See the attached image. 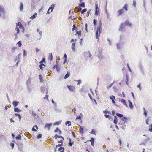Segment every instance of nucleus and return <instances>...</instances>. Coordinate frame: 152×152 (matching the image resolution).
I'll return each mask as SVG.
<instances>
[{"label": "nucleus", "mask_w": 152, "mask_h": 152, "mask_svg": "<svg viewBox=\"0 0 152 152\" xmlns=\"http://www.w3.org/2000/svg\"><path fill=\"white\" fill-rule=\"evenodd\" d=\"M132 25V23H130L128 20L127 19L124 22L122 23L121 24L119 28V31H122V30L124 28L125 26H128L129 27H131Z\"/></svg>", "instance_id": "nucleus-1"}, {"label": "nucleus", "mask_w": 152, "mask_h": 152, "mask_svg": "<svg viewBox=\"0 0 152 152\" xmlns=\"http://www.w3.org/2000/svg\"><path fill=\"white\" fill-rule=\"evenodd\" d=\"M102 24L101 21L100 20L99 22V25L98 26L97 29L96 31L95 35L96 39H98V37L100 36V34L102 31Z\"/></svg>", "instance_id": "nucleus-2"}, {"label": "nucleus", "mask_w": 152, "mask_h": 152, "mask_svg": "<svg viewBox=\"0 0 152 152\" xmlns=\"http://www.w3.org/2000/svg\"><path fill=\"white\" fill-rule=\"evenodd\" d=\"M5 13V12L4 7L0 5V16H1L2 14L4 15Z\"/></svg>", "instance_id": "nucleus-3"}, {"label": "nucleus", "mask_w": 152, "mask_h": 152, "mask_svg": "<svg viewBox=\"0 0 152 152\" xmlns=\"http://www.w3.org/2000/svg\"><path fill=\"white\" fill-rule=\"evenodd\" d=\"M55 7V5L53 4L51 6V7L49 8L48 10L47 13L49 14L51 13L53 11V9Z\"/></svg>", "instance_id": "nucleus-4"}, {"label": "nucleus", "mask_w": 152, "mask_h": 152, "mask_svg": "<svg viewBox=\"0 0 152 152\" xmlns=\"http://www.w3.org/2000/svg\"><path fill=\"white\" fill-rule=\"evenodd\" d=\"M67 87L69 90L71 92H73L75 90V87L72 86H67Z\"/></svg>", "instance_id": "nucleus-5"}, {"label": "nucleus", "mask_w": 152, "mask_h": 152, "mask_svg": "<svg viewBox=\"0 0 152 152\" xmlns=\"http://www.w3.org/2000/svg\"><path fill=\"white\" fill-rule=\"evenodd\" d=\"M139 69L140 71V72L142 74V75H144L145 73L144 71V68L142 64H140L139 65Z\"/></svg>", "instance_id": "nucleus-6"}, {"label": "nucleus", "mask_w": 152, "mask_h": 152, "mask_svg": "<svg viewBox=\"0 0 152 152\" xmlns=\"http://www.w3.org/2000/svg\"><path fill=\"white\" fill-rule=\"evenodd\" d=\"M124 10L123 9H121L119 10L117 13V15L118 16H119L121 15L124 13Z\"/></svg>", "instance_id": "nucleus-7"}, {"label": "nucleus", "mask_w": 152, "mask_h": 152, "mask_svg": "<svg viewBox=\"0 0 152 152\" xmlns=\"http://www.w3.org/2000/svg\"><path fill=\"white\" fill-rule=\"evenodd\" d=\"M52 125V123L46 124H45V126L44 128L45 129H46L47 128H48V130H49L50 129V127Z\"/></svg>", "instance_id": "nucleus-8"}, {"label": "nucleus", "mask_w": 152, "mask_h": 152, "mask_svg": "<svg viewBox=\"0 0 152 152\" xmlns=\"http://www.w3.org/2000/svg\"><path fill=\"white\" fill-rule=\"evenodd\" d=\"M98 4L97 3V2L96 1L95 3V14L98 15L99 13V11L98 10Z\"/></svg>", "instance_id": "nucleus-9"}, {"label": "nucleus", "mask_w": 152, "mask_h": 152, "mask_svg": "<svg viewBox=\"0 0 152 152\" xmlns=\"http://www.w3.org/2000/svg\"><path fill=\"white\" fill-rule=\"evenodd\" d=\"M16 26H19V27L20 29L22 28L23 30H24V27L20 22H19L18 23H17Z\"/></svg>", "instance_id": "nucleus-10"}, {"label": "nucleus", "mask_w": 152, "mask_h": 152, "mask_svg": "<svg viewBox=\"0 0 152 152\" xmlns=\"http://www.w3.org/2000/svg\"><path fill=\"white\" fill-rule=\"evenodd\" d=\"M82 0H80V2L82 3H80L79 4V7H81L83 8H84L85 7V3L84 2H82Z\"/></svg>", "instance_id": "nucleus-11"}, {"label": "nucleus", "mask_w": 152, "mask_h": 152, "mask_svg": "<svg viewBox=\"0 0 152 152\" xmlns=\"http://www.w3.org/2000/svg\"><path fill=\"white\" fill-rule=\"evenodd\" d=\"M53 138H54L55 139H57L58 138H61L63 140H64V138L61 136L58 135L57 134H56L54 135V137H53Z\"/></svg>", "instance_id": "nucleus-12"}, {"label": "nucleus", "mask_w": 152, "mask_h": 152, "mask_svg": "<svg viewBox=\"0 0 152 152\" xmlns=\"http://www.w3.org/2000/svg\"><path fill=\"white\" fill-rule=\"evenodd\" d=\"M53 68L54 69L56 68L57 72H58L60 69L59 66L57 64L54 66Z\"/></svg>", "instance_id": "nucleus-13"}, {"label": "nucleus", "mask_w": 152, "mask_h": 152, "mask_svg": "<svg viewBox=\"0 0 152 152\" xmlns=\"http://www.w3.org/2000/svg\"><path fill=\"white\" fill-rule=\"evenodd\" d=\"M89 141L91 142V145L93 146L94 145V139L93 137H91V138L90 140H88L87 141Z\"/></svg>", "instance_id": "nucleus-14"}, {"label": "nucleus", "mask_w": 152, "mask_h": 152, "mask_svg": "<svg viewBox=\"0 0 152 152\" xmlns=\"http://www.w3.org/2000/svg\"><path fill=\"white\" fill-rule=\"evenodd\" d=\"M129 102V107L131 109H133V105L132 102L129 100H128Z\"/></svg>", "instance_id": "nucleus-15"}, {"label": "nucleus", "mask_w": 152, "mask_h": 152, "mask_svg": "<svg viewBox=\"0 0 152 152\" xmlns=\"http://www.w3.org/2000/svg\"><path fill=\"white\" fill-rule=\"evenodd\" d=\"M116 116L119 117L120 118V119L121 120V119H122L123 116V115L122 114H121L120 113H116Z\"/></svg>", "instance_id": "nucleus-16"}, {"label": "nucleus", "mask_w": 152, "mask_h": 152, "mask_svg": "<svg viewBox=\"0 0 152 152\" xmlns=\"http://www.w3.org/2000/svg\"><path fill=\"white\" fill-rule=\"evenodd\" d=\"M121 102L126 107H128V105L126 103V101L124 99H122L121 100Z\"/></svg>", "instance_id": "nucleus-17"}, {"label": "nucleus", "mask_w": 152, "mask_h": 152, "mask_svg": "<svg viewBox=\"0 0 152 152\" xmlns=\"http://www.w3.org/2000/svg\"><path fill=\"white\" fill-rule=\"evenodd\" d=\"M75 43H72L71 45V48L72 50L74 52L75 51Z\"/></svg>", "instance_id": "nucleus-18"}, {"label": "nucleus", "mask_w": 152, "mask_h": 152, "mask_svg": "<svg viewBox=\"0 0 152 152\" xmlns=\"http://www.w3.org/2000/svg\"><path fill=\"white\" fill-rule=\"evenodd\" d=\"M19 103V102L16 101H14L12 102V104L13 105V106L15 107H16L18 105Z\"/></svg>", "instance_id": "nucleus-19"}, {"label": "nucleus", "mask_w": 152, "mask_h": 152, "mask_svg": "<svg viewBox=\"0 0 152 152\" xmlns=\"http://www.w3.org/2000/svg\"><path fill=\"white\" fill-rule=\"evenodd\" d=\"M123 10H124L126 11H127L128 10V5L127 4H125L124 6L122 7V8Z\"/></svg>", "instance_id": "nucleus-20"}, {"label": "nucleus", "mask_w": 152, "mask_h": 152, "mask_svg": "<svg viewBox=\"0 0 152 152\" xmlns=\"http://www.w3.org/2000/svg\"><path fill=\"white\" fill-rule=\"evenodd\" d=\"M80 129L79 130V132L80 134H83V129L80 126H79Z\"/></svg>", "instance_id": "nucleus-21"}, {"label": "nucleus", "mask_w": 152, "mask_h": 152, "mask_svg": "<svg viewBox=\"0 0 152 152\" xmlns=\"http://www.w3.org/2000/svg\"><path fill=\"white\" fill-rule=\"evenodd\" d=\"M54 132H58V134H61V131L58 128H57L54 131Z\"/></svg>", "instance_id": "nucleus-22"}, {"label": "nucleus", "mask_w": 152, "mask_h": 152, "mask_svg": "<svg viewBox=\"0 0 152 152\" xmlns=\"http://www.w3.org/2000/svg\"><path fill=\"white\" fill-rule=\"evenodd\" d=\"M45 65H44L43 64H41L39 65L40 68L42 70H43V68L45 67Z\"/></svg>", "instance_id": "nucleus-23"}, {"label": "nucleus", "mask_w": 152, "mask_h": 152, "mask_svg": "<svg viewBox=\"0 0 152 152\" xmlns=\"http://www.w3.org/2000/svg\"><path fill=\"white\" fill-rule=\"evenodd\" d=\"M39 78L40 82L42 83L44 82V80L43 79V77L42 75H39Z\"/></svg>", "instance_id": "nucleus-24"}, {"label": "nucleus", "mask_w": 152, "mask_h": 152, "mask_svg": "<svg viewBox=\"0 0 152 152\" xmlns=\"http://www.w3.org/2000/svg\"><path fill=\"white\" fill-rule=\"evenodd\" d=\"M70 76V73L68 71L67 72V73L65 75V77H64V78L65 79H66L67 78H68Z\"/></svg>", "instance_id": "nucleus-25"}, {"label": "nucleus", "mask_w": 152, "mask_h": 152, "mask_svg": "<svg viewBox=\"0 0 152 152\" xmlns=\"http://www.w3.org/2000/svg\"><path fill=\"white\" fill-rule=\"evenodd\" d=\"M53 56L52 53H50L49 54V56L48 57V59L50 61H52L53 59Z\"/></svg>", "instance_id": "nucleus-26"}, {"label": "nucleus", "mask_w": 152, "mask_h": 152, "mask_svg": "<svg viewBox=\"0 0 152 152\" xmlns=\"http://www.w3.org/2000/svg\"><path fill=\"white\" fill-rule=\"evenodd\" d=\"M67 56L66 54H65L64 56V64L66 61Z\"/></svg>", "instance_id": "nucleus-27"}, {"label": "nucleus", "mask_w": 152, "mask_h": 152, "mask_svg": "<svg viewBox=\"0 0 152 152\" xmlns=\"http://www.w3.org/2000/svg\"><path fill=\"white\" fill-rule=\"evenodd\" d=\"M65 124L66 125H67L68 124V126H71V122L70 121H67L65 123Z\"/></svg>", "instance_id": "nucleus-28"}, {"label": "nucleus", "mask_w": 152, "mask_h": 152, "mask_svg": "<svg viewBox=\"0 0 152 152\" xmlns=\"http://www.w3.org/2000/svg\"><path fill=\"white\" fill-rule=\"evenodd\" d=\"M61 123V121H59L58 122H56L53 124L54 125H59Z\"/></svg>", "instance_id": "nucleus-29"}, {"label": "nucleus", "mask_w": 152, "mask_h": 152, "mask_svg": "<svg viewBox=\"0 0 152 152\" xmlns=\"http://www.w3.org/2000/svg\"><path fill=\"white\" fill-rule=\"evenodd\" d=\"M23 4L22 2L20 3V11H22L23 8Z\"/></svg>", "instance_id": "nucleus-30"}, {"label": "nucleus", "mask_w": 152, "mask_h": 152, "mask_svg": "<svg viewBox=\"0 0 152 152\" xmlns=\"http://www.w3.org/2000/svg\"><path fill=\"white\" fill-rule=\"evenodd\" d=\"M69 142L68 144L69 146L71 147L73 144V142H71V140L70 138H69Z\"/></svg>", "instance_id": "nucleus-31"}, {"label": "nucleus", "mask_w": 152, "mask_h": 152, "mask_svg": "<svg viewBox=\"0 0 152 152\" xmlns=\"http://www.w3.org/2000/svg\"><path fill=\"white\" fill-rule=\"evenodd\" d=\"M89 96L92 102L94 101L96 103V104H97L96 100L92 98V97L90 94H89Z\"/></svg>", "instance_id": "nucleus-32"}, {"label": "nucleus", "mask_w": 152, "mask_h": 152, "mask_svg": "<svg viewBox=\"0 0 152 152\" xmlns=\"http://www.w3.org/2000/svg\"><path fill=\"white\" fill-rule=\"evenodd\" d=\"M129 119V118L126 117L125 116H123V118L121 119L122 121L126 120L127 121Z\"/></svg>", "instance_id": "nucleus-33"}, {"label": "nucleus", "mask_w": 152, "mask_h": 152, "mask_svg": "<svg viewBox=\"0 0 152 152\" xmlns=\"http://www.w3.org/2000/svg\"><path fill=\"white\" fill-rule=\"evenodd\" d=\"M58 151H60V152H64V148L63 147H60L58 149Z\"/></svg>", "instance_id": "nucleus-34"}, {"label": "nucleus", "mask_w": 152, "mask_h": 152, "mask_svg": "<svg viewBox=\"0 0 152 152\" xmlns=\"http://www.w3.org/2000/svg\"><path fill=\"white\" fill-rule=\"evenodd\" d=\"M37 14L36 13H35L32 16H31V17H30V18H31L32 19H34V18H35L36 16H37Z\"/></svg>", "instance_id": "nucleus-35"}, {"label": "nucleus", "mask_w": 152, "mask_h": 152, "mask_svg": "<svg viewBox=\"0 0 152 152\" xmlns=\"http://www.w3.org/2000/svg\"><path fill=\"white\" fill-rule=\"evenodd\" d=\"M81 31L80 30L79 31H77L76 32V33L75 34V35H78L79 37H80L81 35Z\"/></svg>", "instance_id": "nucleus-36"}, {"label": "nucleus", "mask_w": 152, "mask_h": 152, "mask_svg": "<svg viewBox=\"0 0 152 152\" xmlns=\"http://www.w3.org/2000/svg\"><path fill=\"white\" fill-rule=\"evenodd\" d=\"M90 133L91 134H93L95 135H96V131L94 129H92V131L91 132H90Z\"/></svg>", "instance_id": "nucleus-37"}, {"label": "nucleus", "mask_w": 152, "mask_h": 152, "mask_svg": "<svg viewBox=\"0 0 152 152\" xmlns=\"http://www.w3.org/2000/svg\"><path fill=\"white\" fill-rule=\"evenodd\" d=\"M132 5L134 6V8H136V2L135 0H133V4Z\"/></svg>", "instance_id": "nucleus-38"}, {"label": "nucleus", "mask_w": 152, "mask_h": 152, "mask_svg": "<svg viewBox=\"0 0 152 152\" xmlns=\"http://www.w3.org/2000/svg\"><path fill=\"white\" fill-rule=\"evenodd\" d=\"M120 43H119L116 44L117 48L118 49L120 50L121 49V47L120 46Z\"/></svg>", "instance_id": "nucleus-39"}, {"label": "nucleus", "mask_w": 152, "mask_h": 152, "mask_svg": "<svg viewBox=\"0 0 152 152\" xmlns=\"http://www.w3.org/2000/svg\"><path fill=\"white\" fill-rule=\"evenodd\" d=\"M15 30L17 31V34H18L19 33V28H18V26H17L16 25V27L15 28Z\"/></svg>", "instance_id": "nucleus-40"}, {"label": "nucleus", "mask_w": 152, "mask_h": 152, "mask_svg": "<svg viewBox=\"0 0 152 152\" xmlns=\"http://www.w3.org/2000/svg\"><path fill=\"white\" fill-rule=\"evenodd\" d=\"M127 68H128L129 70L130 71V72H132L131 69V68H130V67L129 66V65L128 63H127Z\"/></svg>", "instance_id": "nucleus-41"}, {"label": "nucleus", "mask_w": 152, "mask_h": 152, "mask_svg": "<svg viewBox=\"0 0 152 152\" xmlns=\"http://www.w3.org/2000/svg\"><path fill=\"white\" fill-rule=\"evenodd\" d=\"M117 118L116 116L115 115V124H117L118 122Z\"/></svg>", "instance_id": "nucleus-42"}, {"label": "nucleus", "mask_w": 152, "mask_h": 152, "mask_svg": "<svg viewBox=\"0 0 152 152\" xmlns=\"http://www.w3.org/2000/svg\"><path fill=\"white\" fill-rule=\"evenodd\" d=\"M141 83H139V84L137 86V87L139 88V90L141 91Z\"/></svg>", "instance_id": "nucleus-43"}, {"label": "nucleus", "mask_w": 152, "mask_h": 152, "mask_svg": "<svg viewBox=\"0 0 152 152\" xmlns=\"http://www.w3.org/2000/svg\"><path fill=\"white\" fill-rule=\"evenodd\" d=\"M14 111L15 112H19L20 111V110L18 108H14Z\"/></svg>", "instance_id": "nucleus-44"}, {"label": "nucleus", "mask_w": 152, "mask_h": 152, "mask_svg": "<svg viewBox=\"0 0 152 152\" xmlns=\"http://www.w3.org/2000/svg\"><path fill=\"white\" fill-rule=\"evenodd\" d=\"M63 139H60L59 141H58V143H61V144H63Z\"/></svg>", "instance_id": "nucleus-45"}, {"label": "nucleus", "mask_w": 152, "mask_h": 152, "mask_svg": "<svg viewBox=\"0 0 152 152\" xmlns=\"http://www.w3.org/2000/svg\"><path fill=\"white\" fill-rule=\"evenodd\" d=\"M96 23H97V21L95 19H94L93 20V23H94V26H96Z\"/></svg>", "instance_id": "nucleus-46"}, {"label": "nucleus", "mask_w": 152, "mask_h": 152, "mask_svg": "<svg viewBox=\"0 0 152 152\" xmlns=\"http://www.w3.org/2000/svg\"><path fill=\"white\" fill-rule=\"evenodd\" d=\"M19 47H20L22 45V44L20 41H19L17 43Z\"/></svg>", "instance_id": "nucleus-47"}, {"label": "nucleus", "mask_w": 152, "mask_h": 152, "mask_svg": "<svg viewBox=\"0 0 152 152\" xmlns=\"http://www.w3.org/2000/svg\"><path fill=\"white\" fill-rule=\"evenodd\" d=\"M21 136L20 135H18L16 137V138L17 139L20 140L21 139Z\"/></svg>", "instance_id": "nucleus-48"}, {"label": "nucleus", "mask_w": 152, "mask_h": 152, "mask_svg": "<svg viewBox=\"0 0 152 152\" xmlns=\"http://www.w3.org/2000/svg\"><path fill=\"white\" fill-rule=\"evenodd\" d=\"M110 98L112 100V102L114 103V99H114V96L113 95L112 96L110 97Z\"/></svg>", "instance_id": "nucleus-49"}, {"label": "nucleus", "mask_w": 152, "mask_h": 152, "mask_svg": "<svg viewBox=\"0 0 152 152\" xmlns=\"http://www.w3.org/2000/svg\"><path fill=\"white\" fill-rule=\"evenodd\" d=\"M45 60L44 58H43L39 62L40 64H42L43 62H45Z\"/></svg>", "instance_id": "nucleus-50"}, {"label": "nucleus", "mask_w": 152, "mask_h": 152, "mask_svg": "<svg viewBox=\"0 0 152 152\" xmlns=\"http://www.w3.org/2000/svg\"><path fill=\"white\" fill-rule=\"evenodd\" d=\"M104 113H108V114L110 113V112L108 111L107 110H105L104 111H103Z\"/></svg>", "instance_id": "nucleus-51"}, {"label": "nucleus", "mask_w": 152, "mask_h": 152, "mask_svg": "<svg viewBox=\"0 0 152 152\" xmlns=\"http://www.w3.org/2000/svg\"><path fill=\"white\" fill-rule=\"evenodd\" d=\"M87 11V9H84L82 10V11L81 12V13L82 14H83L84 13V12H86Z\"/></svg>", "instance_id": "nucleus-52"}, {"label": "nucleus", "mask_w": 152, "mask_h": 152, "mask_svg": "<svg viewBox=\"0 0 152 152\" xmlns=\"http://www.w3.org/2000/svg\"><path fill=\"white\" fill-rule=\"evenodd\" d=\"M143 115L145 117H146L147 116V113L146 111H144Z\"/></svg>", "instance_id": "nucleus-53"}, {"label": "nucleus", "mask_w": 152, "mask_h": 152, "mask_svg": "<svg viewBox=\"0 0 152 152\" xmlns=\"http://www.w3.org/2000/svg\"><path fill=\"white\" fill-rule=\"evenodd\" d=\"M10 145L12 147V149H13L14 147V144L13 143H10Z\"/></svg>", "instance_id": "nucleus-54"}, {"label": "nucleus", "mask_w": 152, "mask_h": 152, "mask_svg": "<svg viewBox=\"0 0 152 152\" xmlns=\"http://www.w3.org/2000/svg\"><path fill=\"white\" fill-rule=\"evenodd\" d=\"M42 135L41 134H39L37 136V138L38 139H39V138H40L41 137H42Z\"/></svg>", "instance_id": "nucleus-55"}, {"label": "nucleus", "mask_w": 152, "mask_h": 152, "mask_svg": "<svg viewBox=\"0 0 152 152\" xmlns=\"http://www.w3.org/2000/svg\"><path fill=\"white\" fill-rule=\"evenodd\" d=\"M48 95H46L43 98L44 99H46L48 100Z\"/></svg>", "instance_id": "nucleus-56"}, {"label": "nucleus", "mask_w": 152, "mask_h": 152, "mask_svg": "<svg viewBox=\"0 0 152 152\" xmlns=\"http://www.w3.org/2000/svg\"><path fill=\"white\" fill-rule=\"evenodd\" d=\"M63 145L62 144H58V145H56V147L57 148L58 147H61Z\"/></svg>", "instance_id": "nucleus-57"}, {"label": "nucleus", "mask_w": 152, "mask_h": 152, "mask_svg": "<svg viewBox=\"0 0 152 152\" xmlns=\"http://www.w3.org/2000/svg\"><path fill=\"white\" fill-rule=\"evenodd\" d=\"M23 55L24 56H26L27 54L26 53V51L25 50H23Z\"/></svg>", "instance_id": "nucleus-58"}, {"label": "nucleus", "mask_w": 152, "mask_h": 152, "mask_svg": "<svg viewBox=\"0 0 152 152\" xmlns=\"http://www.w3.org/2000/svg\"><path fill=\"white\" fill-rule=\"evenodd\" d=\"M118 141L119 142L120 145V146H121V144H122V141L121 139H119L118 140Z\"/></svg>", "instance_id": "nucleus-59"}, {"label": "nucleus", "mask_w": 152, "mask_h": 152, "mask_svg": "<svg viewBox=\"0 0 152 152\" xmlns=\"http://www.w3.org/2000/svg\"><path fill=\"white\" fill-rule=\"evenodd\" d=\"M150 138L149 137H148L147 138L145 139L144 141H147L148 140H150Z\"/></svg>", "instance_id": "nucleus-60"}, {"label": "nucleus", "mask_w": 152, "mask_h": 152, "mask_svg": "<svg viewBox=\"0 0 152 152\" xmlns=\"http://www.w3.org/2000/svg\"><path fill=\"white\" fill-rule=\"evenodd\" d=\"M81 117L80 116H77L76 118V120H77V119H80L81 120Z\"/></svg>", "instance_id": "nucleus-61"}, {"label": "nucleus", "mask_w": 152, "mask_h": 152, "mask_svg": "<svg viewBox=\"0 0 152 152\" xmlns=\"http://www.w3.org/2000/svg\"><path fill=\"white\" fill-rule=\"evenodd\" d=\"M131 94H132V96L134 99V100L135 99V97H134V93L132 92Z\"/></svg>", "instance_id": "nucleus-62"}, {"label": "nucleus", "mask_w": 152, "mask_h": 152, "mask_svg": "<svg viewBox=\"0 0 152 152\" xmlns=\"http://www.w3.org/2000/svg\"><path fill=\"white\" fill-rule=\"evenodd\" d=\"M78 83L77 84L78 85L80 84L81 83V80H77Z\"/></svg>", "instance_id": "nucleus-63"}, {"label": "nucleus", "mask_w": 152, "mask_h": 152, "mask_svg": "<svg viewBox=\"0 0 152 152\" xmlns=\"http://www.w3.org/2000/svg\"><path fill=\"white\" fill-rule=\"evenodd\" d=\"M72 134L73 135V137H74V138H75V135L74 133V132H73V131H72Z\"/></svg>", "instance_id": "nucleus-64"}]
</instances>
